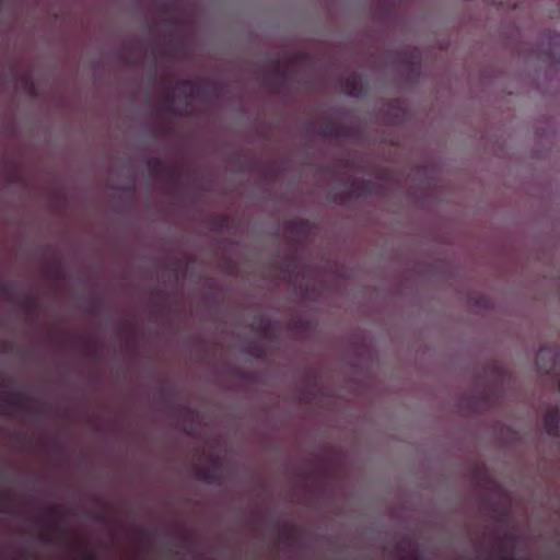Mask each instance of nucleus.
Returning <instances> with one entry per match:
<instances>
[{
  "label": "nucleus",
  "mask_w": 560,
  "mask_h": 560,
  "mask_svg": "<svg viewBox=\"0 0 560 560\" xmlns=\"http://www.w3.org/2000/svg\"><path fill=\"white\" fill-rule=\"evenodd\" d=\"M147 167L150 174L156 178L175 180L180 177V172L178 168L168 165L160 158H150L147 161Z\"/></svg>",
  "instance_id": "f257e3e1"
},
{
  "label": "nucleus",
  "mask_w": 560,
  "mask_h": 560,
  "mask_svg": "<svg viewBox=\"0 0 560 560\" xmlns=\"http://www.w3.org/2000/svg\"><path fill=\"white\" fill-rule=\"evenodd\" d=\"M373 189L374 185L371 180L354 179L350 183L348 191L336 195L335 200L343 203L350 198L369 197L372 195Z\"/></svg>",
  "instance_id": "f03ea898"
},
{
  "label": "nucleus",
  "mask_w": 560,
  "mask_h": 560,
  "mask_svg": "<svg viewBox=\"0 0 560 560\" xmlns=\"http://www.w3.org/2000/svg\"><path fill=\"white\" fill-rule=\"evenodd\" d=\"M341 90L349 96L363 97L366 94V82L360 73L353 72L342 79Z\"/></svg>",
  "instance_id": "7ed1b4c3"
},
{
  "label": "nucleus",
  "mask_w": 560,
  "mask_h": 560,
  "mask_svg": "<svg viewBox=\"0 0 560 560\" xmlns=\"http://www.w3.org/2000/svg\"><path fill=\"white\" fill-rule=\"evenodd\" d=\"M316 133L323 138H345L351 135V127L336 124L334 120L330 119H325L317 127Z\"/></svg>",
  "instance_id": "20e7f679"
},
{
  "label": "nucleus",
  "mask_w": 560,
  "mask_h": 560,
  "mask_svg": "<svg viewBox=\"0 0 560 560\" xmlns=\"http://www.w3.org/2000/svg\"><path fill=\"white\" fill-rule=\"evenodd\" d=\"M557 353L549 347H540L535 357V364L542 374H549L556 366Z\"/></svg>",
  "instance_id": "39448f33"
},
{
  "label": "nucleus",
  "mask_w": 560,
  "mask_h": 560,
  "mask_svg": "<svg viewBox=\"0 0 560 560\" xmlns=\"http://www.w3.org/2000/svg\"><path fill=\"white\" fill-rule=\"evenodd\" d=\"M266 77L272 86V90L278 92L281 88V84L284 83L288 79V72L282 67L279 59L275 60L269 69L267 70Z\"/></svg>",
  "instance_id": "423d86ee"
},
{
  "label": "nucleus",
  "mask_w": 560,
  "mask_h": 560,
  "mask_svg": "<svg viewBox=\"0 0 560 560\" xmlns=\"http://www.w3.org/2000/svg\"><path fill=\"white\" fill-rule=\"evenodd\" d=\"M542 424L548 435L557 438L560 434V411L558 408H549L542 417Z\"/></svg>",
  "instance_id": "0eeeda50"
},
{
  "label": "nucleus",
  "mask_w": 560,
  "mask_h": 560,
  "mask_svg": "<svg viewBox=\"0 0 560 560\" xmlns=\"http://www.w3.org/2000/svg\"><path fill=\"white\" fill-rule=\"evenodd\" d=\"M196 476L205 482L217 483L220 480V470L217 465H202L196 468Z\"/></svg>",
  "instance_id": "6e6552de"
},
{
  "label": "nucleus",
  "mask_w": 560,
  "mask_h": 560,
  "mask_svg": "<svg viewBox=\"0 0 560 560\" xmlns=\"http://www.w3.org/2000/svg\"><path fill=\"white\" fill-rule=\"evenodd\" d=\"M174 90L178 94L183 95L184 98L188 100L195 95L197 85L190 80H180L176 83Z\"/></svg>",
  "instance_id": "1a4fd4ad"
},
{
  "label": "nucleus",
  "mask_w": 560,
  "mask_h": 560,
  "mask_svg": "<svg viewBox=\"0 0 560 560\" xmlns=\"http://www.w3.org/2000/svg\"><path fill=\"white\" fill-rule=\"evenodd\" d=\"M28 400L30 397L25 393L14 392L9 396L8 402L14 407L26 408Z\"/></svg>",
  "instance_id": "9d476101"
},
{
  "label": "nucleus",
  "mask_w": 560,
  "mask_h": 560,
  "mask_svg": "<svg viewBox=\"0 0 560 560\" xmlns=\"http://www.w3.org/2000/svg\"><path fill=\"white\" fill-rule=\"evenodd\" d=\"M287 226L292 233L302 235L307 230V222L304 220H291L287 223Z\"/></svg>",
  "instance_id": "9b49d317"
},
{
  "label": "nucleus",
  "mask_w": 560,
  "mask_h": 560,
  "mask_svg": "<svg viewBox=\"0 0 560 560\" xmlns=\"http://www.w3.org/2000/svg\"><path fill=\"white\" fill-rule=\"evenodd\" d=\"M252 329L265 338L270 336V325L264 320L254 322L252 324Z\"/></svg>",
  "instance_id": "f8f14e48"
},
{
  "label": "nucleus",
  "mask_w": 560,
  "mask_h": 560,
  "mask_svg": "<svg viewBox=\"0 0 560 560\" xmlns=\"http://www.w3.org/2000/svg\"><path fill=\"white\" fill-rule=\"evenodd\" d=\"M497 550L500 556V560H516L514 558L512 549L508 550L503 544V539L499 540L497 544Z\"/></svg>",
  "instance_id": "ddd939ff"
},
{
  "label": "nucleus",
  "mask_w": 560,
  "mask_h": 560,
  "mask_svg": "<svg viewBox=\"0 0 560 560\" xmlns=\"http://www.w3.org/2000/svg\"><path fill=\"white\" fill-rule=\"evenodd\" d=\"M9 500H10L9 494L4 493L0 489V512H7L8 511Z\"/></svg>",
  "instance_id": "4468645a"
},
{
  "label": "nucleus",
  "mask_w": 560,
  "mask_h": 560,
  "mask_svg": "<svg viewBox=\"0 0 560 560\" xmlns=\"http://www.w3.org/2000/svg\"><path fill=\"white\" fill-rule=\"evenodd\" d=\"M165 109L166 112L170 114V115H176L177 112H176V108L173 104V97L171 95H168L165 100Z\"/></svg>",
  "instance_id": "2eb2a0df"
},
{
  "label": "nucleus",
  "mask_w": 560,
  "mask_h": 560,
  "mask_svg": "<svg viewBox=\"0 0 560 560\" xmlns=\"http://www.w3.org/2000/svg\"><path fill=\"white\" fill-rule=\"evenodd\" d=\"M84 350L86 355L94 358L96 357L95 346L91 342H84Z\"/></svg>",
  "instance_id": "dca6fc26"
},
{
  "label": "nucleus",
  "mask_w": 560,
  "mask_h": 560,
  "mask_svg": "<svg viewBox=\"0 0 560 560\" xmlns=\"http://www.w3.org/2000/svg\"><path fill=\"white\" fill-rule=\"evenodd\" d=\"M195 424L194 423H189V424H185L184 428H183V431L187 434V435H192L195 433Z\"/></svg>",
  "instance_id": "f3484780"
},
{
  "label": "nucleus",
  "mask_w": 560,
  "mask_h": 560,
  "mask_svg": "<svg viewBox=\"0 0 560 560\" xmlns=\"http://www.w3.org/2000/svg\"><path fill=\"white\" fill-rule=\"evenodd\" d=\"M179 411H180L182 416H183L185 419H187V418L191 417V411H190V409H189V408H187V407H180V408H179Z\"/></svg>",
  "instance_id": "a211bd4d"
},
{
  "label": "nucleus",
  "mask_w": 560,
  "mask_h": 560,
  "mask_svg": "<svg viewBox=\"0 0 560 560\" xmlns=\"http://www.w3.org/2000/svg\"><path fill=\"white\" fill-rule=\"evenodd\" d=\"M136 534H137V537L140 539V540H143L147 538V532L143 529V528H138L136 529Z\"/></svg>",
  "instance_id": "6ab92c4d"
},
{
  "label": "nucleus",
  "mask_w": 560,
  "mask_h": 560,
  "mask_svg": "<svg viewBox=\"0 0 560 560\" xmlns=\"http://www.w3.org/2000/svg\"><path fill=\"white\" fill-rule=\"evenodd\" d=\"M83 558L84 560H100L94 552H86Z\"/></svg>",
  "instance_id": "aec40b11"
},
{
  "label": "nucleus",
  "mask_w": 560,
  "mask_h": 560,
  "mask_svg": "<svg viewBox=\"0 0 560 560\" xmlns=\"http://www.w3.org/2000/svg\"><path fill=\"white\" fill-rule=\"evenodd\" d=\"M0 294L1 295H8L9 294V287L8 285H0Z\"/></svg>",
  "instance_id": "412c9836"
},
{
  "label": "nucleus",
  "mask_w": 560,
  "mask_h": 560,
  "mask_svg": "<svg viewBox=\"0 0 560 560\" xmlns=\"http://www.w3.org/2000/svg\"><path fill=\"white\" fill-rule=\"evenodd\" d=\"M36 302H37V301H36V299H34V298H30V299H28V304H30V306H34V305H36Z\"/></svg>",
  "instance_id": "4be33fe9"
},
{
  "label": "nucleus",
  "mask_w": 560,
  "mask_h": 560,
  "mask_svg": "<svg viewBox=\"0 0 560 560\" xmlns=\"http://www.w3.org/2000/svg\"><path fill=\"white\" fill-rule=\"evenodd\" d=\"M287 539H288V540L293 539V532H289V533L287 534Z\"/></svg>",
  "instance_id": "5701e85b"
},
{
  "label": "nucleus",
  "mask_w": 560,
  "mask_h": 560,
  "mask_svg": "<svg viewBox=\"0 0 560 560\" xmlns=\"http://www.w3.org/2000/svg\"><path fill=\"white\" fill-rule=\"evenodd\" d=\"M217 221H218V222H217V224H218L219 226H221V225H222V219H221V218H218V219H217Z\"/></svg>",
  "instance_id": "b1692460"
},
{
  "label": "nucleus",
  "mask_w": 560,
  "mask_h": 560,
  "mask_svg": "<svg viewBox=\"0 0 560 560\" xmlns=\"http://www.w3.org/2000/svg\"><path fill=\"white\" fill-rule=\"evenodd\" d=\"M58 525H59V522H58V521H55V522H54V526H55V527H58Z\"/></svg>",
  "instance_id": "393cba45"
},
{
  "label": "nucleus",
  "mask_w": 560,
  "mask_h": 560,
  "mask_svg": "<svg viewBox=\"0 0 560 560\" xmlns=\"http://www.w3.org/2000/svg\"><path fill=\"white\" fill-rule=\"evenodd\" d=\"M398 560H407V558L405 556H401V557H399Z\"/></svg>",
  "instance_id": "a878e982"
},
{
  "label": "nucleus",
  "mask_w": 560,
  "mask_h": 560,
  "mask_svg": "<svg viewBox=\"0 0 560 560\" xmlns=\"http://www.w3.org/2000/svg\"><path fill=\"white\" fill-rule=\"evenodd\" d=\"M558 390L560 392V380H559V383H558Z\"/></svg>",
  "instance_id": "bb28decb"
},
{
  "label": "nucleus",
  "mask_w": 560,
  "mask_h": 560,
  "mask_svg": "<svg viewBox=\"0 0 560 560\" xmlns=\"http://www.w3.org/2000/svg\"><path fill=\"white\" fill-rule=\"evenodd\" d=\"M3 412V410L0 408V413Z\"/></svg>",
  "instance_id": "cd10ccee"
}]
</instances>
